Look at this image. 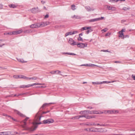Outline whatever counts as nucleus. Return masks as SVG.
<instances>
[{"label":"nucleus","mask_w":135,"mask_h":135,"mask_svg":"<svg viewBox=\"0 0 135 135\" xmlns=\"http://www.w3.org/2000/svg\"><path fill=\"white\" fill-rule=\"evenodd\" d=\"M85 30H87V31H86V33L87 34L89 32H90L92 31V30L91 28V27H85L81 28L82 31Z\"/></svg>","instance_id":"6"},{"label":"nucleus","mask_w":135,"mask_h":135,"mask_svg":"<svg viewBox=\"0 0 135 135\" xmlns=\"http://www.w3.org/2000/svg\"><path fill=\"white\" fill-rule=\"evenodd\" d=\"M3 115L4 116H8L7 115V114H3Z\"/></svg>","instance_id":"54"},{"label":"nucleus","mask_w":135,"mask_h":135,"mask_svg":"<svg viewBox=\"0 0 135 135\" xmlns=\"http://www.w3.org/2000/svg\"><path fill=\"white\" fill-rule=\"evenodd\" d=\"M3 7V5L0 4V8L2 9Z\"/></svg>","instance_id":"50"},{"label":"nucleus","mask_w":135,"mask_h":135,"mask_svg":"<svg viewBox=\"0 0 135 135\" xmlns=\"http://www.w3.org/2000/svg\"><path fill=\"white\" fill-rule=\"evenodd\" d=\"M108 29L107 28H105L104 29L102 30V32H105Z\"/></svg>","instance_id":"42"},{"label":"nucleus","mask_w":135,"mask_h":135,"mask_svg":"<svg viewBox=\"0 0 135 135\" xmlns=\"http://www.w3.org/2000/svg\"><path fill=\"white\" fill-rule=\"evenodd\" d=\"M133 78V80H135V75L133 74L131 76Z\"/></svg>","instance_id":"43"},{"label":"nucleus","mask_w":135,"mask_h":135,"mask_svg":"<svg viewBox=\"0 0 135 135\" xmlns=\"http://www.w3.org/2000/svg\"><path fill=\"white\" fill-rule=\"evenodd\" d=\"M129 8L123 7L122 9L124 11H126L128 10H129Z\"/></svg>","instance_id":"35"},{"label":"nucleus","mask_w":135,"mask_h":135,"mask_svg":"<svg viewBox=\"0 0 135 135\" xmlns=\"http://www.w3.org/2000/svg\"><path fill=\"white\" fill-rule=\"evenodd\" d=\"M95 116L92 115H78L75 117L73 118V119H79L80 117H84L87 119H90L91 118H93L95 117Z\"/></svg>","instance_id":"3"},{"label":"nucleus","mask_w":135,"mask_h":135,"mask_svg":"<svg viewBox=\"0 0 135 135\" xmlns=\"http://www.w3.org/2000/svg\"><path fill=\"white\" fill-rule=\"evenodd\" d=\"M107 7V8L109 10H111V8L112 7H111L110 6H109L107 5L106 6Z\"/></svg>","instance_id":"40"},{"label":"nucleus","mask_w":135,"mask_h":135,"mask_svg":"<svg viewBox=\"0 0 135 135\" xmlns=\"http://www.w3.org/2000/svg\"><path fill=\"white\" fill-rule=\"evenodd\" d=\"M28 119L29 118L27 117L22 121V122L24 123V124L22 125L21 126L22 127L24 128V130H27L30 131H32L34 130V128L33 127L30 128L26 126V122Z\"/></svg>","instance_id":"2"},{"label":"nucleus","mask_w":135,"mask_h":135,"mask_svg":"<svg viewBox=\"0 0 135 135\" xmlns=\"http://www.w3.org/2000/svg\"><path fill=\"white\" fill-rule=\"evenodd\" d=\"M115 81H103L102 82H100V83H101V84H103V83H106L107 84H108L111 83H113L114 82H115Z\"/></svg>","instance_id":"21"},{"label":"nucleus","mask_w":135,"mask_h":135,"mask_svg":"<svg viewBox=\"0 0 135 135\" xmlns=\"http://www.w3.org/2000/svg\"><path fill=\"white\" fill-rule=\"evenodd\" d=\"M79 36H82L83 35V34L82 33H80L79 34Z\"/></svg>","instance_id":"57"},{"label":"nucleus","mask_w":135,"mask_h":135,"mask_svg":"<svg viewBox=\"0 0 135 135\" xmlns=\"http://www.w3.org/2000/svg\"><path fill=\"white\" fill-rule=\"evenodd\" d=\"M92 83L94 85L101 84V83L100 82H98L97 81L96 82H92Z\"/></svg>","instance_id":"27"},{"label":"nucleus","mask_w":135,"mask_h":135,"mask_svg":"<svg viewBox=\"0 0 135 135\" xmlns=\"http://www.w3.org/2000/svg\"><path fill=\"white\" fill-rule=\"evenodd\" d=\"M34 85V84H28L27 85H22L19 86L20 88H28L30 86H32Z\"/></svg>","instance_id":"10"},{"label":"nucleus","mask_w":135,"mask_h":135,"mask_svg":"<svg viewBox=\"0 0 135 135\" xmlns=\"http://www.w3.org/2000/svg\"><path fill=\"white\" fill-rule=\"evenodd\" d=\"M95 66H98V67H99V66H98V65H94V64H91V67H94Z\"/></svg>","instance_id":"44"},{"label":"nucleus","mask_w":135,"mask_h":135,"mask_svg":"<svg viewBox=\"0 0 135 135\" xmlns=\"http://www.w3.org/2000/svg\"><path fill=\"white\" fill-rule=\"evenodd\" d=\"M125 22V21L124 20H122L121 21V22L122 23H124V22Z\"/></svg>","instance_id":"53"},{"label":"nucleus","mask_w":135,"mask_h":135,"mask_svg":"<svg viewBox=\"0 0 135 135\" xmlns=\"http://www.w3.org/2000/svg\"><path fill=\"white\" fill-rule=\"evenodd\" d=\"M3 132H0V135H3Z\"/></svg>","instance_id":"56"},{"label":"nucleus","mask_w":135,"mask_h":135,"mask_svg":"<svg viewBox=\"0 0 135 135\" xmlns=\"http://www.w3.org/2000/svg\"><path fill=\"white\" fill-rule=\"evenodd\" d=\"M8 6L10 8H15L17 7V5L13 4H9L8 5Z\"/></svg>","instance_id":"17"},{"label":"nucleus","mask_w":135,"mask_h":135,"mask_svg":"<svg viewBox=\"0 0 135 135\" xmlns=\"http://www.w3.org/2000/svg\"><path fill=\"white\" fill-rule=\"evenodd\" d=\"M48 17H49V15H46L45 16V18H48Z\"/></svg>","instance_id":"49"},{"label":"nucleus","mask_w":135,"mask_h":135,"mask_svg":"<svg viewBox=\"0 0 135 135\" xmlns=\"http://www.w3.org/2000/svg\"><path fill=\"white\" fill-rule=\"evenodd\" d=\"M104 19V17H101L97 18H96L93 19L91 20H89V22H96L98 21L102 20Z\"/></svg>","instance_id":"8"},{"label":"nucleus","mask_w":135,"mask_h":135,"mask_svg":"<svg viewBox=\"0 0 135 135\" xmlns=\"http://www.w3.org/2000/svg\"><path fill=\"white\" fill-rule=\"evenodd\" d=\"M42 85V84H37L36 83H34V85H39L38 87L43 88H45L46 87V86L44 84H43V85Z\"/></svg>","instance_id":"13"},{"label":"nucleus","mask_w":135,"mask_h":135,"mask_svg":"<svg viewBox=\"0 0 135 135\" xmlns=\"http://www.w3.org/2000/svg\"><path fill=\"white\" fill-rule=\"evenodd\" d=\"M83 38H81L80 36H79L78 38V40L79 41H83Z\"/></svg>","instance_id":"39"},{"label":"nucleus","mask_w":135,"mask_h":135,"mask_svg":"<svg viewBox=\"0 0 135 135\" xmlns=\"http://www.w3.org/2000/svg\"><path fill=\"white\" fill-rule=\"evenodd\" d=\"M73 34V32H68L66 33L65 35V37L67 36H68V35H72Z\"/></svg>","instance_id":"26"},{"label":"nucleus","mask_w":135,"mask_h":135,"mask_svg":"<svg viewBox=\"0 0 135 135\" xmlns=\"http://www.w3.org/2000/svg\"><path fill=\"white\" fill-rule=\"evenodd\" d=\"M111 112L112 114L117 113L118 112V111L117 110H112Z\"/></svg>","instance_id":"28"},{"label":"nucleus","mask_w":135,"mask_h":135,"mask_svg":"<svg viewBox=\"0 0 135 135\" xmlns=\"http://www.w3.org/2000/svg\"><path fill=\"white\" fill-rule=\"evenodd\" d=\"M76 45H77V46L78 47L80 48H84L85 47H87V44L86 43H79L77 44H76Z\"/></svg>","instance_id":"5"},{"label":"nucleus","mask_w":135,"mask_h":135,"mask_svg":"<svg viewBox=\"0 0 135 135\" xmlns=\"http://www.w3.org/2000/svg\"><path fill=\"white\" fill-rule=\"evenodd\" d=\"M51 25L50 23L49 22H45L43 23V24H41L40 25Z\"/></svg>","instance_id":"23"},{"label":"nucleus","mask_w":135,"mask_h":135,"mask_svg":"<svg viewBox=\"0 0 135 135\" xmlns=\"http://www.w3.org/2000/svg\"><path fill=\"white\" fill-rule=\"evenodd\" d=\"M4 34L5 35H13V32H6L4 33Z\"/></svg>","instance_id":"25"},{"label":"nucleus","mask_w":135,"mask_h":135,"mask_svg":"<svg viewBox=\"0 0 135 135\" xmlns=\"http://www.w3.org/2000/svg\"><path fill=\"white\" fill-rule=\"evenodd\" d=\"M93 114H101L103 113V112H101L100 111H97L96 110L93 111Z\"/></svg>","instance_id":"14"},{"label":"nucleus","mask_w":135,"mask_h":135,"mask_svg":"<svg viewBox=\"0 0 135 135\" xmlns=\"http://www.w3.org/2000/svg\"><path fill=\"white\" fill-rule=\"evenodd\" d=\"M23 32V31L22 30H17L12 32L13 35H16L20 34Z\"/></svg>","instance_id":"11"},{"label":"nucleus","mask_w":135,"mask_h":135,"mask_svg":"<svg viewBox=\"0 0 135 135\" xmlns=\"http://www.w3.org/2000/svg\"><path fill=\"white\" fill-rule=\"evenodd\" d=\"M62 54H68L70 55H75V54H74V53H68V52L66 53H63Z\"/></svg>","instance_id":"32"},{"label":"nucleus","mask_w":135,"mask_h":135,"mask_svg":"<svg viewBox=\"0 0 135 135\" xmlns=\"http://www.w3.org/2000/svg\"><path fill=\"white\" fill-rule=\"evenodd\" d=\"M50 73L52 74H54L56 73L55 71L51 72Z\"/></svg>","instance_id":"47"},{"label":"nucleus","mask_w":135,"mask_h":135,"mask_svg":"<svg viewBox=\"0 0 135 135\" xmlns=\"http://www.w3.org/2000/svg\"><path fill=\"white\" fill-rule=\"evenodd\" d=\"M24 94H16L14 95V96H18L19 95H23Z\"/></svg>","instance_id":"37"},{"label":"nucleus","mask_w":135,"mask_h":135,"mask_svg":"<svg viewBox=\"0 0 135 135\" xmlns=\"http://www.w3.org/2000/svg\"><path fill=\"white\" fill-rule=\"evenodd\" d=\"M15 112L16 113L18 114L20 116H24V115L23 114H22L20 112L18 111L15 110Z\"/></svg>","instance_id":"20"},{"label":"nucleus","mask_w":135,"mask_h":135,"mask_svg":"<svg viewBox=\"0 0 135 135\" xmlns=\"http://www.w3.org/2000/svg\"><path fill=\"white\" fill-rule=\"evenodd\" d=\"M86 8L87 10L89 12L90 11H93L94 10L93 9H91L88 6L86 7Z\"/></svg>","instance_id":"22"},{"label":"nucleus","mask_w":135,"mask_h":135,"mask_svg":"<svg viewBox=\"0 0 135 135\" xmlns=\"http://www.w3.org/2000/svg\"><path fill=\"white\" fill-rule=\"evenodd\" d=\"M31 32H32V31L31 30H26L25 31H24V33H31Z\"/></svg>","instance_id":"29"},{"label":"nucleus","mask_w":135,"mask_h":135,"mask_svg":"<svg viewBox=\"0 0 135 135\" xmlns=\"http://www.w3.org/2000/svg\"><path fill=\"white\" fill-rule=\"evenodd\" d=\"M54 122V120L51 118L44 120L43 121V123L44 124H49L52 123Z\"/></svg>","instance_id":"4"},{"label":"nucleus","mask_w":135,"mask_h":135,"mask_svg":"<svg viewBox=\"0 0 135 135\" xmlns=\"http://www.w3.org/2000/svg\"><path fill=\"white\" fill-rule=\"evenodd\" d=\"M41 3H43V4H44L45 3V2L44 1H41Z\"/></svg>","instance_id":"60"},{"label":"nucleus","mask_w":135,"mask_h":135,"mask_svg":"<svg viewBox=\"0 0 135 135\" xmlns=\"http://www.w3.org/2000/svg\"><path fill=\"white\" fill-rule=\"evenodd\" d=\"M34 79V78L33 77L32 78H28L26 77V78L25 79L26 80H33Z\"/></svg>","instance_id":"30"},{"label":"nucleus","mask_w":135,"mask_h":135,"mask_svg":"<svg viewBox=\"0 0 135 135\" xmlns=\"http://www.w3.org/2000/svg\"><path fill=\"white\" fill-rule=\"evenodd\" d=\"M8 117H10L13 120H14V121H16V119L13 118L12 117L10 116H8Z\"/></svg>","instance_id":"48"},{"label":"nucleus","mask_w":135,"mask_h":135,"mask_svg":"<svg viewBox=\"0 0 135 135\" xmlns=\"http://www.w3.org/2000/svg\"><path fill=\"white\" fill-rule=\"evenodd\" d=\"M131 131H135V128L132 129Z\"/></svg>","instance_id":"55"},{"label":"nucleus","mask_w":135,"mask_h":135,"mask_svg":"<svg viewBox=\"0 0 135 135\" xmlns=\"http://www.w3.org/2000/svg\"><path fill=\"white\" fill-rule=\"evenodd\" d=\"M2 41L1 40H0V47H2L3 45H4V44L2 43Z\"/></svg>","instance_id":"36"},{"label":"nucleus","mask_w":135,"mask_h":135,"mask_svg":"<svg viewBox=\"0 0 135 135\" xmlns=\"http://www.w3.org/2000/svg\"><path fill=\"white\" fill-rule=\"evenodd\" d=\"M72 18L73 19H80L81 18V16L78 15H74L72 16Z\"/></svg>","instance_id":"15"},{"label":"nucleus","mask_w":135,"mask_h":135,"mask_svg":"<svg viewBox=\"0 0 135 135\" xmlns=\"http://www.w3.org/2000/svg\"><path fill=\"white\" fill-rule=\"evenodd\" d=\"M111 111V110H107V111H105V113H107L110 114H112Z\"/></svg>","instance_id":"38"},{"label":"nucleus","mask_w":135,"mask_h":135,"mask_svg":"<svg viewBox=\"0 0 135 135\" xmlns=\"http://www.w3.org/2000/svg\"><path fill=\"white\" fill-rule=\"evenodd\" d=\"M25 78H26V76L23 75H20L19 78H23L25 79Z\"/></svg>","instance_id":"33"},{"label":"nucleus","mask_w":135,"mask_h":135,"mask_svg":"<svg viewBox=\"0 0 135 135\" xmlns=\"http://www.w3.org/2000/svg\"><path fill=\"white\" fill-rule=\"evenodd\" d=\"M73 34H75L78 33V32L76 31H74L73 32Z\"/></svg>","instance_id":"46"},{"label":"nucleus","mask_w":135,"mask_h":135,"mask_svg":"<svg viewBox=\"0 0 135 135\" xmlns=\"http://www.w3.org/2000/svg\"><path fill=\"white\" fill-rule=\"evenodd\" d=\"M13 77L14 78L16 79H18L20 77V75H15L13 76Z\"/></svg>","instance_id":"34"},{"label":"nucleus","mask_w":135,"mask_h":135,"mask_svg":"<svg viewBox=\"0 0 135 135\" xmlns=\"http://www.w3.org/2000/svg\"><path fill=\"white\" fill-rule=\"evenodd\" d=\"M86 83H87L86 82H83V84H84Z\"/></svg>","instance_id":"61"},{"label":"nucleus","mask_w":135,"mask_h":135,"mask_svg":"<svg viewBox=\"0 0 135 135\" xmlns=\"http://www.w3.org/2000/svg\"><path fill=\"white\" fill-rule=\"evenodd\" d=\"M83 113H86V114H93V111H90L89 110H86L84 111L83 112Z\"/></svg>","instance_id":"16"},{"label":"nucleus","mask_w":135,"mask_h":135,"mask_svg":"<svg viewBox=\"0 0 135 135\" xmlns=\"http://www.w3.org/2000/svg\"><path fill=\"white\" fill-rule=\"evenodd\" d=\"M44 9H45V10H47L46 7H44Z\"/></svg>","instance_id":"63"},{"label":"nucleus","mask_w":135,"mask_h":135,"mask_svg":"<svg viewBox=\"0 0 135 135\" xmlns=\"http://www.w3.org/2000/svg\"><path fill=\"white\" fill-rule=\"evenodd\" d=\"M49 111L46 112H43L42 114L40 112H38L36 114L35 117V120L34 121V130L37 127L38 124H41L40 122L41 117H42V114H46L49 112Z\"/></svg>","instance_id":"1"},{"label":"nucleus","mask_w":135,"mask_h":135,"mask_svg":"<svg viewBox=\"0 0 135 135\" xmlns=\"http://www.w3.org/2000/svg\"><path fill=\"white\" fill-rule=\"evenodd\" d=\"M3 135H8L11 134L10 132H3Z\"/></svg>","instance_id":"24"},{"label":"nucleus","mask_w":135,"mask_h":135,"mask_svg":"<svg viewBox=\"0 0 135 135\" xmlns=\"http://www.w3.org/2000/svg\"><path fill=\"white\" fill-rule=\"evenodd\" d=\"M39 86V85H34V88H38V87Z\"/></svg>","instance_id":"51"},{"label":"nucleus","mask_w":135,"mask_h":135,"mask_svg":"<svg viewBox=\"0 0 135 135\" xmlns=\"http://www.w3.org/2000/svg\"><path fill=\"white\" fill-rule=\"evenodd\" d=\"M55 73H56L57 74H59L60 73H61L60 71L59 70H56L55 71Z\"/></svg>","instance_id":"45"},{"label":"nucleus","mask_w":135,"mask_h":135,"mask_svg":"<svg viewBox=\"0 0 135 135\" xmlns=\"http://www.w3.org/2000/svg\"><path fill=\"white\" fill-rule=\"evenodd\" d=\"M98 131L100 132H105L107 131V130L104 128H99L98 129Z\"/></svg>","instance_id":"12"},{"label":"nucleus","mask_w":135,"mask_h":135,"mask_svg":"<svg viewBox=\"0 0 135 135\" xmlns=\"http://www.w3.org/2000/svg\"><path fill=\"white\" fill-rule=\"evenodd\" d=\"M71 8L72 10H74L75 9H76V7L75 6V5H72L71 6Z\"/></svg>","instance_id":"31"},{"label":"nucleus","mask_w":135,"mask_h":135,"mask_svg":"<svg viewBox=\"0 0 135 135\" xmlns=\"http://www.w3.org/2000/svg\"><path fill=\"white\" fill-rule=\"evenodd\" d=\"M51 104H52V103H45L43 104V105L42 106L41 108H45L46 107L49 106V105H50Z\"/></svg>","instance_id":"18"},{"label":"nucleus","mask_w":135,"mask_h":135,"mask_svg":"<svg viewBox=\"0 0 135 135\" xmlns=\"http://www.w3.org/2000/svg\"><path fill=\"white\" fill-rule=\"evenodd\" d=\"M81 66H88V64H87L86 65H81Z\"/></svg>","instance_id":"52"},{"label":"nucleus","mask_w":135,"mask_h":135,"mask_svg":"<svg viewBox=\"0 0 135 135\" xmlns=\"http://www.w3.org/2000/svg\"><path fill=\"white\" fill-rule=\"evenodd\" d=\"M68 42L71 45H76V43L72 38H70L69 41Z\"/></svg>","instance_id":"9"},{"label":"nucleus","mask_w":135,"mask_h":135,"mask_svg":"<svg viewBox=\"0 0 135 135\" xmlns=\"http://www.w3.org/2000/svg\"><path fill=\"white\" fill-rule=\"evenodd\" d=\"M17 60L20 62L22 63H25L27 62V61H25L23 59L17 58Z\"/></svg>","instance_id":"19"},{"label":"nucleus","mask_w":135,"mask_h":135,"mask_svg":"<svg viewBox=\"0 0 135 135\" xmlns=\"http://www.w3.org/2000/svg\"><path fill=\"white\" fill-rule=\"evenodd\" d=\"M109 34H110L109 33H107L105 35V36L109 35Z\"/></svg>","instance_id":"58"},{"label":"nucleus","mask_w":135,"mask_h":135,"mask_svg":"<svg viewBox=\"0 0 135 135\" xmlns=\"http://www.w3.org/2000/svg\"><path fill=\"white\" fill-rule=\"evenodd\" d=\"M91 64H88V66L91 67Z\"/></svg>","instance_id":"59"},{"label":"nucleus","mask_w":135,"mask_h":135,"mask_svg":"<svg viewBox=\"0 0 135 135\" xmlns=\"http://www.w3.org/2000/svg\"><path fill=\"white\" fill-rule=\"evenodd\" d=\"M34 135H41L40 134H35Z\"/></svg>","instance_id":"64"},{"label":"nucleus","mask_w":135,"mask_h":135,"mask_svg":"<svg viewBox=\"0 0 135 135\" xmlns=\"http://www.w3.org/2000/svg\"><path fill=\"white\" fill-rule=\"evenodd\" d=\"M116 8H115V7H112L111 10L113 11H115L116 10Z\"/></svg>","instance_id":"41"},{"label":"nucleus","mask_w":135,"mask_h":135,"mask_svg":"<svg viewBox=\"0 0 135 135\" xmlns=\"http://www.w3.org/2000/svg\"><path fill=\"white\" fill-rule=\"evenodd\" d=\"M125 31V29H123L121 31H119L118 32L119 34V38H124V36L123 32H124Z\"/></svg>","instance_id":"7"},{"label":"nucleus","mask_w":135,"mask_h":135,"mask_svg":"<svg viewBox=\"0 0 135 135\" xmlns=\"http://www.w3.org/2000/svg\"><path fill=\"white\" fill-rule=\"evenodd\" d=\"M33 8H32V9L31 10V11L32 12H33Z\"/></svg>","instance_id":"62"}]
</instances>
